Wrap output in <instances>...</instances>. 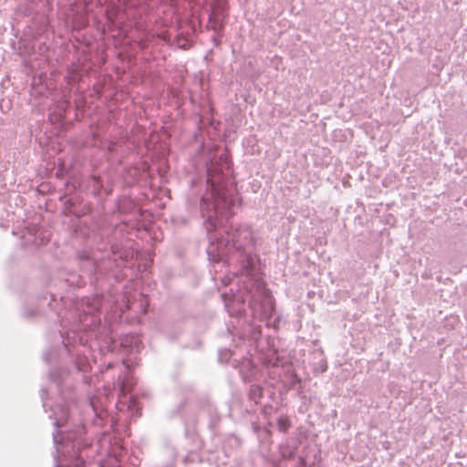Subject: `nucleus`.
Instances as JSON below:
<instances>
[{
	"instance_id": "nucleus-1",
	"label": "nucleus",
	"mask_w": 467,
	"mask_h": 467,
	"mask_svg": "<svg viewBox=\"0 0 467 467\" xmlns=\"http://www.w3.org/2000/svg\"><path fill=\"white\" fill-rule=\"evenodd\" d=\"M230 175V162L225 155L220 157V163L212 161L207 168V185L209 193L201 200L200 209L204 218L209 245V259L214 262L222 260L236 261L240 264L241 275H252L255 246V234L248 225L217 228L218 214H234L238 202L233 192L227 188Z\"/></svg>"
},
{
	"instance_id": "nucleus-2",
	"label": "nucleus",
	"mask_w": 467,
	"mask_h": 467,
	"mask_svg": "<svg viewBox=\"0 0 467 467\" xmlns=\"http://www.w3.org/2000/svg\"><path fill=\"white\" fill-rule=\"evenodd\" d=\"M102 306V297L100 296H94L82 299L77 306L78 310L80 312L79 320L85 327L91 328L99 323L100 319L96 316V313Z\"/></svg>"
},
{
	"instance_id": "nucleus-3",
	"label": "nucleus",
	"mask_w": 467,
	"mask_h": 467,
	"mask_svg": "<svg viewBox=\"0 0 467 467\" xmlns=\"http://www.w3.org/2000/svg\"><path fill=\"white\" fill-rule=\"evenodd\" d=\"M249 399L258 403L263 396V389L259 385H252L249 389Z\"/></svg>"
},
{
	"instance_id": "nucleus-4",
	"label": "nucleus",
	"mask_w": 467,
	"mask_h": 467,
	"mask_svg": "<svg viewBox=\"0 0 467 467\" xmlns=\"http://www.w3.org/2000/svg\"><path fill=\"white\" fill-rule=\"evenodd\" d=\"M58 409H59L58 414L57 412H54V416L56 419L55 425L57 427L63 426L64 423L67 421V415H68L67 410L65 407H59Z\"/></svg>"
},
{
	"instance_id": "nucleus-5",
	"label": "nucleus",
	"mask_w": 467,
	"mask_h": 467,
	"mask_svg": "<svg viewBox=\"0 0 467 467\" xmlns=\"http://www.w3.org/2000/svg\"><path fill=\"white\" fill-rule=\"evenodd\" d=\"M290 427V422L287 418L280 417L277 420V428L282 432H286Z\"/></svg>"
},
{
	"instance_id": "nucleus-6",
	"label": "nucleus",
	"mask_w": 467,
	"mask_h": 467,
	"mask_svg": "<svg viewBox=\"0 0 467 467\" xmlns=\"http://www.w3.org/2000/svg\"><path fill=\"white\" fill-rule=\"evenodd\" d=\"M258 288H261L262 291H263V296L265 299V301H267V303L269 304V311H273L274 310V306H273V303H272V298H271V295L269 293L268 290H266L264 286H262V285H257Z\"/></svg>"
},
{
	"instance_id": "nucleus-7",
	"label": "nucleus",
	"mask_w": 467,
	"mask_h": 467,
	"mask_svg": "<svg viewBox=\"0 0 467 467\" xmlns=\"http://www.w3.org/2000/svg\"><path fill=\"white\" fill-rule=\"evenodd\" d=\"M223 301L225 303V306L228 308L229 313L232 314V311L230 309V304L226 301V295H223Z\"/></svg>"
},
{
	"instance_id": "nucleus-8",
	"label": "nucleus",
	"mask_w": 467,
	"mask_h": 467,
	"mask_svg": "<svg viewBox=\"0 0 467 467\" xmlns=\"http://www.w3.org/2000/svg\"><path fill=\"white\" fill-rule=\"evenodd\" d=\"M125 390H126L125 385H124V384H122V385H121V391H122V392H124Z\"/></svg>"
},
{
	"instance_id": "nucleus-9",
	"label": "nucleus",
	"mask_w": 467,
	"mask_h": 467,
	"mask_svg": "<svg viewBox=\"0 0 467 467\" xmlns=\"http://www.w3.org/2000/svg\"><path fill=\"white\" fill-rule=\"evenodd\" d=\"M53 439H54V441H55V442H57V436H56L55 434H54V436H53Z\"/></svg>"
},
{
	"instance_id": "nucleus-10",
	"label": "nucleus",
	"mask_w": 467,
	"mask_h": 467,
	"mask_svg": "<svg viewBox=\"0 0 467 467\" xmlns=\"http://www.w3.org/2000/svg\"><path fill=\"white\" fill-rule=\"evenodd\" d=\"M74 467H80V465L79 464H76Z\"/></svg>"
}]
</instances>
